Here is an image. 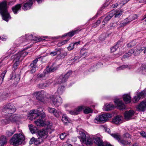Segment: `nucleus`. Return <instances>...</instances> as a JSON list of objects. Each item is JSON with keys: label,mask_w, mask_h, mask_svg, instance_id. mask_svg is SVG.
Listing matches in <instances>:
<instances>
[{"label": "nucleus", "mask_w": 146, "mask_h": 146, "mask_svg": "<svg viewBox=\"0 0 146 146\" xmlns=\"http://www.w3.org/2000/svg\"><path fill=\"white\" fill-rule=\"evenodd\" d=\"M25 140L24 136L21 134H15L9 141L10 144L14 146H18L21 144Z\"/></svg>", "instance_id": "nucleus-2"}, {"label": "nucleus", "mask_w": 146, "mask_h": 146, "mask_svg": "<svg viewBox=\"0 0 146 146\" xmlns=\"http://www.w3.org/2000/svg\"><path fill=\"white\" fill-rule=\"evenodd\" d=\"M127 68L129 69L130 68L129 66L127 65H123L118 68H117V70L118 71L120 70H123L124 69Z\"/></svg>", "instance_id": "nucleus-48"}, {"label": "nucleus", "mask_w": 146, "mask_h": 146, "mask_svg": "<svg viewBox=\"0 0 146 146\" xmlns=\"http://www.w3.org/2000/svg\"><path fill=\"white\" fill-rule=\"evenodd\" d=\"M74 47L73 43H71L70 44L69 46L67 47V49L69 50H72Z\"/></svg>", "instance_id": "nucleus-64"}, {"label": "nucleus", "mask_w": 146, "mask_h": 146, "mask_svg": "<svg viewBox=\"0 0 146 146\" xmlns=\"http://www.w3.org/2000/svg\"><path fill=\"white\" fill-rule=\"evenodd\" d=\"M15 62L13 65V70H15L17 68V67L19 64V62Z\"/></svg>", "instance_id": "nucleus-61"}, {"label": "nucleus", "mask_w": 146, "mask_h": 146, "mask_svg": "<svg viewBox=\"0 0 146 146\" xmlns=\"http://www.w3.org/2000/svg\"><path fill=\"white\" fill-rule=\"evenodd\" d=\"M36 67H35V66H32V67H30V66L29 65V68L30 69V72H31L33 73L35 72L36 70Z\"/></svg>", "instance_id": "nucleus-56"}, {"label": "nucleus", "mask_w": 146, "mask_h": 146, "mask_svg": "<svg viewBox=\"0 0 146 146\" xmlns=\"http://www.w3.org/2000/svg\"><path fill=\"white\" fill-rule=\"evenodd\" d=\"M137 110L144 111L146 110V100L143 101L136 107Z\"/></svg>", "instance_id": "nucleus-13"}, {"label": "nucleus", "mask_w": 146, "mask_h": 146, "mask_svg": "<svg viewBox=\"0 0 146 146\" xmlns=\"http://www.w3.org/2000/svg\"><path fill=\"white\" fill-rule=\"evenodd\" d=\"M15 128H14L13 131L12 130L7 131L6 132V135L8 137L12 135L15 133Z\"/></svg>", "instance_id": "nucleus-38"}, {"label": "nucleus", "mask_w": 146, "mask_h": 146, "mask_svg": "<svg viewBox=\"0 0 146 146\" xmlns=\"http://www.w3.org/2000/svg\"><path fill=\"white\" fill-rule=\"evenodd\" d=\"M71 74L72 71L71 70H69V71H68L64 75V76H65L66 78V79L67 80L68 78Z\"/></svg>", "instance_id": "nucleus-57"}, {"label": "nucleus", "mask_w": 146, "mask_h": 146, "mask_svg": "<svg viewBox=\"0 0 146 146\" xmlns=\"http://www.w3.org/2000/svg\"><path fill=\"white\" fill-rule=\"evenodd\" d=\"M123 99L125 103H130L131 100V97L127 94H125L123 96Z\"/></svg>", "instance_id": "nucleus-25"}, {"label": "nucleus", "mask_w": 146, "mask_h": 146, "mask_svg": "<svg viewBox=\"0 0 146 146\" xmlns=\"http://www.w3.org/2000/svg\"><path fill=\"white\" fill-rule=\"evenodd\" d=\"M62 52V49L61 48L56 49L55 51L52 52L50 53V55L52 56H54L56 55H60Z\"/></svg>", "instance_id": "nucleus-23"}, {"label": "nucleus", "mask_w": 146, "mask_h": 146, "mask_svg": "<svg viewBox=\"0 0 146 146\" xmlns=\"http://www.w3.org/2000/svg\"><path fill=\"white\" fill-rule=\"evenodd\" d=\"M140 99V98L139 97L138 95L137 96H135L133 98V101L134 103L137 102Z\"/></svg>", "instance_id": "nucleus-59"}, {"label": "nucleus", "mask_w": 146, "mask_h": 146, "mask_svg": "<svg viewBox=\"0 0 146 146\" xmlns=\"http://www.w3.org/2000/svg\"><path fill=\"white\" fill-rule=\"evenodd\" d=\"M122 21L124 23L123 24H124V25H125L129 23L130 22V21H129L128 17L124 19V20Z\"/></svg>", "instance_id": "nucleus-62"}, {"label": "nucleus", "mask_w": 146, "mask_h": 146, "mask_svg": "<svg viewBox=\"0 0 146 146\" xmlns=\"http://www.w3.org/2000/svg\"><path fill=\"white\" fill-rule=\"evenodd\" d=\"M6 72V71L5 70L3 71L0 77V82L1 83L3 82L4 78V76Z\"/></svg>", "instance_id": "nucleus-49"}, {"label": "nucleus", "mask_w": 146, "mask_h": 146, "mask_svg": "<svg viewBox=\"0 0 146 146\" xmlns=\"http://www.w3.org/2000/svg\"><path fill=\"white\" fill-rule=\"evenodd\" d=\"M92 141L98 146H106L108 145V143L104 142L100 137H95L93 138Z\"/></svg>", "instance_id": "nucleus-9"}, {"label": "nucleus", "mask_w": 146, "mask_h": 146, "mask_svg": "<svg viewBox=\"0 0 146 146\" xmlns=\"http://www.w3.org/2000/svg\"><path fill=\"white\" fill-rule=\"evenodd\" d=\"M57 69V68L54 66V65H52V66L49 68L48 67H47L46 69V73L50 72H52L55 71Z\"/></svg>", "instance_id": "nucleus-28"}, {"label": "nucleus", "mask_w": 146, "mask_h": 146, "mask_svg": "<svg viewBox=\"0 0 146 146\" xmlns=\"http://www.w3.org/2000/svg\"><path fill=\"white\" fill-rule=\"evenodd\" d=\"M37 138L35 139L34 137H32L29 143L30 144H32L34 143L36 145L40 143L39 142L38 140H37Z\"/></svg>", "instance_id": "nucleus-31"}, {"label": "nucleus", "mask_w": 146, "mask_h": 146, "mask_svg": "<svg viewBox=\"0 0 146 146\" xmlns=\"http://www.w3.org/2000/svg\"><path fill=\"white\" fill-rule=\"evenodd\" d=\"M41 56H40L39 57L36 58L35 60H33L31 63L30 65V67H32V66L36 67L37 66L36 65L39 59L41 58Z\"/></svg>", "instance_id": "nucleus-35"}, {"label": "nucleus", "mask_w": 146, "mask_h": 146, "mask_svg": "<svg viewBox=\"0 0 146 146\" xmlns=\"http://www.w3.org/2000/svg\"><path fill=\"white\" fill-rule=\"evenodd\" d=\"M115 107L112 104H106L103 107V109L104 111H109L112 110Z\"/></svg>", "instance_id": "nucleus-19"}, {"label": "nucleus", "mask_w": 146, "mask_h": 146, "mask_svg": "<svg viewBox=\"0 0 146 146\" xmlns=\"http://www.w3.org/2000/svg\"><path fill=\"white\" fill-rule=\"evenodd\" d=\"M91 140V139L89 137H87L86 139L84 140V142H83V143L87 145H90L92 143Z\"/></svg>", "instance_id": "nucleus-43"}, {"label": "nucleus", "mask_w": 146, "mask_h": 146, "mask_svg": "<svg viewBox=\"0 0 146 146\" xmlns=\"http://www.w3.org/2000/svg\"><path fill=\"white\" fill-rule=\"evenodd\" d=\"M0 142L5 145L7 142V139L5 136H2L0 137Z\"/></svg>", "instance_id": "nucleus-39"}, {"label": "nucleus", "mask_w": 146, "mask_h": 146, "mask_svg": "<svg viewBox=\"0 0 146 146\" xmlns=\"http://www.w3.org/2000/svg\"><path fill=\"white\" fill-rule=\"evenodd\" d=\"M123 136L124 138L125 139H131L132 137V136L129 133L127 132L123 134Z\"/></svg>", "instance_id": "nucleus-52"}, {"label": "nucleus", "mask_w": 146, "mask_h": 146, "mask_svg": "<svg viewBox=\"0 0 146 146\" xmlns=\"http://www.w3.org/2000/svg\"><path fill=\"white\" fill-rule=\"evenodd\" d=\"M0 13L3 19L6 21H8L11 19V17L8 11L6 1H3L0 3Z\"/></svg>", "instance_id": "nucleus-1"}, {"label": "nucleus", "mask_w": 146, "mask_h": 146, "mask_svg": "<svg viewBox=\"0 0 146 146\" xmlns=\"http://www.w3.org/2000/svg\"><path fill=\"white\" fill-rule=\"evenodd\" d=\"M84 107V108L83 109H84V112L85 114H88L90 113H92V109L89 108H87L84 109V107Z\"/></svg>", "instance_id": "nucleus-44"}, {"label": "nucleus", "mask_w": 146, "mask_h": 146, "mask_svg": "<svg viewBox=\"0 0 146 146\" xmlns=\"http://www.w3.org/2000/svg\"><path fill=\"white\" fill-rule=\"evenodd\" d=\"M84 108V107L82 106H81L78 107L77 108L73 110L69 111V113L72 115H76L78 114L80 111Z\"/></svg>", "instance_id": "nucleus-15"}, {"label": "nucleus", "mask_w": 146, "mask_h": 146, "mask_svg": "<svg viewBox=\"0 0 146 146\" xmlns=\"http://www.w3.org/2000/svg\"><path fill=\"white\" fill-rule=\"evenodd\" d=\"M46 72L44 71L42 74H38L37 75V78L39 79L43 78L45 77L46 74H47Z\"/></svg>", "instance_id": "nucleus-41"}, {"label": "nucleus", "mask_w": 146, "mask_h": 146, "mask_svg": "<svg viewBox=\"0 0 146 146\" xmlns=\"http://www.w3.org/2000/svg\"><path fill=\"white\" fill-rule=\"evenodd\" d=\"M123 119V117L121 116L117 115L113 119L112 121L114 123L117 124L122 122Z\"/></svg>", "instance_id": "nucleus-16"}, {"label": "nucleus", "mask_w": 146, "mask_h": 146, "mask_svg": "<svg viewBox=\"0 0 146 146\" xmlns=\"http://www.w3.org/2000/svg\"><path fill=\"white\" fill-rule=\"evenodd\" d=\"M20 54L19 52L17 54L13 55L11 57V59H14L15 62H19V59L21 57Z\"/></svg>", "instance_id": "nucleus-26"}, {"label": "nucleus", "mask_w": 146, "mask_h": 146, "mask_svg": "<svg viewBox=\"0 0 146 146\" xmlns=\"http://www.w3.org/2000/svg\"><path fill=\"white\" fill-rule=\"evenodd\" d=\"M137 43L136 40H134L127 44L128 47H132L135 46Z\"/></svg>", "instance_id": "nucleus-40"}, {"label": "nucleus", "mask_w": 146, "mask_h": 146, "mask_svg": "<svg viewBox=\"0 0 146 146\" xmlns=\"http://www.w3.org/2000/svg\"><path fill=\"white\" fill-rule=\"evenodd\" d=\"M64 90V87L63 86H60L58 87L57 92L59 95H60L63 93Z\"/></svg>", "instance_id": "nucleus-32"}, {"label": "nucleus", "mask_w": 146, "mask_h": 146, "mask_svg": "<svg viewBox=\"0 0 146 146\" xmlns=\"http://www.w3.org/2000/svg\"><path fill=\"white\" fill-rule=\"evenodd\" d=\"M2 111L7 114H11L15 111V109L13 104L9 103L4 106Z\"/></svg>", "instance_id": "nucleus-7"}, {"label": "nucleus", "mask_w": 146, "mask_h": 146, "mask_svg": "<svg viewBox=\"0 0 146 146\" xmlns=\"http://www.w3.org/2000/svg\"><path fill=\"white\" fill-rule=\"evenodd\" d=\"M52 113L57 118L61 114V112L59 110H57L56 109H54V111Z\"/></svg>", "instance_id": "nucleus-34"}, {"label": "nucleus", "mask_w": 146, "mask_h": 146, "mask_svg": "<svg viewBox=\"0 0 146 146\" xmlns=\"http://www.w3.org/2000/svg\"><path fill=\"white\" fill-rule=\"evenodd\" d=\"M48 130L47 129H42L40 130L38 132V140L40 143L42 142L48 137Z\"/></svg>", "instance_id": "nucleus-5"}, {"label": "nucleus", "mask_w": 146, "mask_h": 146, "mask_svg": "<svg viewBox=\"0 0 146 146\" xmlns=\"http://www.w3.org/2000/svg\"><path fill=\"white\" fill-rule=\"evenodd\" d=\"M36 127H30V130L32 133H35L36 131Z\"/></svg>", "instance_id": "nucleus-60"}, {"label": "nucleus", "mask_w": 146, "mask_h": 146, "mask_svg": "<svg viewBox=\"0 0 146 146\" xmlns=\"http://www.w3.org/2000/svg\"><path fill=\"white\" fill-rule=\"evenodd\" d=\"M69 39H67L66 40H63V41L61 42H59L57 44L58 46H60L62 45H63L65 44L67 42V41H68Z\"/></svg>", "instance_id": "nucleus-55"}, {"label": "nucleus", "mask_w": 146, "mask_h": 146, "mask_svg": "<svg viewBox=\"0 0 146 146\" xmlns=\"http://www.w3.org/2000/svg\"><path fill=\"white\" fill-rule=\"evenodd\" d=\"M10 122H16L17 120V117L14 115H11L9 118Z\"/></svg>", "instance_id": "nucleus-36"}, {"label": "nucleus", "mask_w": 146, "mask_h": 146, "mask_svg": "<svg viewBox=\"0 0 146 146\" xmlns=\"http://www.w3.org/2000/svg\"><path fill=\"white\" fill-rule=\"evenodd\" d=\"M21 4H17L12 7V9L14 14H17V12L21 9Z\"/></svg>", "instance_id": "nucleus-22"}, {"label": "nucleus", "mask_w": 146, "mask_h": 146, "mask_svg": "<svg viewBox=\"0 0 146 146\" xmlns=\"http://www.w3.org/2000/svg\"><path fill=\"white\" fill-rule=\"evenodd\" d=\"M67 80L66 78H65L64 75L62 74L58 78L57 82L59 84H63L66 82Z\"/></svg>", "instance_id": "nucleus-17"}, {"label": "nucleus", "mask_w": 146, "mask_h": 146, "mask_svg": "<svg viewBox=\"0 0 146 146\" xmlns=\"http://www.w3.org/2000/svg\"><path fill=\"white\" fill-rule=\"evenodd\" d=\"M110 135L115 139L117 140L119 143L123 146L127 145H129L131 143V142L130 141L121 139V135L118 133H110Z\"/></svg>", "instance_id": "nucleus-6"}, {"label": "nucleus", "mask_w": 146, "mask_h": 146, "mask_svg": "<svg viewBox=\"0 0 146 146\" xmlns=\"http://www.w3.org/2000/svg\"><path fill=\"white\" fill-rule=\"evenodd\" d=\"M62 120L65 124L68 123L69 122L67 117L65 115H63Z\"/></svg>", "instance_id": "nucleus-45"}, {"label": "nucleus", "mask_w": 146, "mask_h": 146, "mask_svg": "<svg viewBox=\"0 0 146 146\" xmlns=\"http://www.w3.org/2000/svg\"><path fill=\"white\" fill-rule=\"evenodd\" d=\"M81 29H78L74 30V31H72L70 32H69L67 34H66L65 36H68L70 37H71L74 35L75 34L78 33L80 31H81Z\"/></svg>", "instance_id": "nucleus-21"}, {"label": "nucleus", "mask_w": 146, "mask_h": 146, "mask_svg": "<svg viewBox=\"0 0 146 146\" xmlns=\"http://www.w3.org/2000/svg\"><path fill=\"white\" fill-rule=\"evenodd\" d=\"M134 113V111L131 110L126 111L124 113L125 119L127 120L130 119L132 117Z\"/></svg>", "instance_id": "nucleus-14"}, {"label": "nucleus", "mask_w": 146, "mask_h": 146, "mask_svg": "<svg viewBox=\"0 0 146 146\" xmlns=\"http://www.w3.org/2000/svg\"><path fill=\"white\" fill-rule=\"evenodd\" d=\"M114 103L117 105V108L123 110L126 108V106L123 102L119 99H115L114 101Z\"/></svg>", "instance_id": "nucleus-11"}, {"label": "nucleus", "mask_w": 146, "mask_h": 146, "mask_svg": "<svg viewBox=\"0 0 146 146\" xmlns=\"http://www.w3.org/2000/svg\"><path fill=\"white\" fill-rule=\"evenodd\" d=\"M144 50V48L143 47L136 49L135 51H134V52H135L134 55H136L139 54L141 52Z\"/></svg>", "instance_id": "nucleus-42"}, {"label": "nucleus", "mask_w": 146, "mask_h": 146, "mask_svg": "<svg viewBox=\"0 0 146 146\" xmlns=\"http://www.w3.org/2000/svg\"><path fill=\"white\" fill-rule=\"evenodd\" d=\"M121 42V41H119L117 42V44L111 47V52H113L116 51L117 50V48L119 46V45Z\"/></svg>", "instance_id": "nucleus-29"}, {"label": "nucleus", "mask_w": 146, "mask_h": 146, "mask_svg": "<svg viewBox=\"0 0 146 146\" xmlns=\"http://www.w3.org/2000/svg\"><path fill=\"white\" fill-rule=\"evenodd\" d=\"M134 50V49H132L129 50L127 53L126 54L127 56H129L132 55L133 53L134 54L135 53Z\"/></svg>", "instance_id": "nucleus-54"}, {"label": "nucleus", "mask_w": 146, "mask_h": 146, "mask_svg": "<svg viewBox=\"0 0 146 146\" xmlns=\"http://www.w3.org/2000/svg\"><path fill=\"white\" fill-rule=\"evenodd\" d=\"M30 119H35L38 117L43 118L45 117V114L43 111L42 108H40L39 110H31L29 112Z\"/></svg>", "instance_id": "nucleus-3"}, {"label": "nucleus", "mask_w": 146, "mask_h": 146, "mask_svg": "<svg viewBox=\"0 0 146 146\" xmlns=\"http://www.w3.org/2000/svg\"><path fill=\"white\" fill-rule=\"evenodd\" d=\"M143 68H145V69H146V65H144L143 66L141 67L140 69L137 70V72L142 74H145L146 72L145 70Z\"/></svg>", "instance_id": "nucleus-33"}, {"label": "nucleus", "mask_w": 146, "mask_h": 146, "mask_svg": "<svg viewBox=\"0 0 146 146\" xmlns=\"http://www.w3.org/2000/svg\"><path fill=\"white\" fill-rule=\"evenodd\" d=\"M80 141L83 142H84V140L86 139V138L87 137H86V135L84 133L82 132L80 133Z\"/></svg>", "instance_id": "nucleus-47"}, {"label": "nucleus", "mask_w": 146, "mask_h": 146, "mask_svg": "<svg viewBox=\"0 0 146 146\" xmlns=\"http://www.w3.org/2000/svg\"><path fill=\"white\" fill-rule=\"evenodd\" d=\"M67 54V52L66 51H64L62 52V54H60V55L61 58H64Z\"/></svg>", "instance_id": "nucleus-58"}, {"label": "nucleus", "mask_w": 146, "mask_h": 146, "mask_svg": "<svg viewBox=\"0 0 146 146\" xmlns=\"http://www.w3.org/2000/svg\"><path fill=\"white\" fill-rule=\"evenodd\" d=\"M114 16V14H113V12H110V14L107 15L105 18L103 22L105 23H107Z\"/></svg>", "instance_id": "nucleus-24"}, {"label": "nucleus", "mask_w": 146, "mask_h": 146, "mask_svg": "<svg viewBox=\"0 0 146 146\" xmlns=\"http://www.w3.org/2000/svg\"><path fill=\"white\" fill-rule=\"evenodd\" d=\"M1 122L3 124L6 125L9 123H10V121L9 119V118L5 119L1 121Z\"/></svg>", "instance_id": "nucleus-53"}, {"label": "nucleus", "mask_w": 146, "mask_h": 146, "mask_svg": "<svg viewBox=\"0 0 146 146\" xmlns=\"http://www.w3.org/2000/svg\"><path fill=\"white\" fill-rule=\"evenodd\" d=\"M140 135L144 138H146V132L143 131H141L139 133Z\"/></svg>", "instance_id": "nucleus-63"}, {"label": "nucleus", "mask_w": 146, "mask_h": 146, "mask_svg": "<svg viewBox=\"0 0 146 146\" xmlns=\"http://www.w3.org/2000/svg\"><path fill=\"white\" fill-rule=\"evenodd\" d=\"M138 95L140 98L145 97L146 95V90L142 91Z\"/></svg>", "instance_id": "nucleus-46"}, {"label": "nucleus", "mask_w": 146, "mask_h": 146, "mask_svg": "<svg viewBox=\"0 0 146 146\" xmlns=\"http://www.w3.org/2000/svg\"><path fill=\"white\" fill-rule=\"evenodd\" d=\"M23 39V42L29 41L32 40V35L27 34L25 36L20 38V39Z\"/></svg>", "instance_id": "nucleus-20"}, {"label": "nucleus", "mask_w": 146, "mask_h": 146, "mask_svg": "<svg viewBox=\"0 0 146 146\" xmlns=\"http://www.w3.org/2000/svg\"><path fill=\"white\" fill-rule=\"evenodd\" d=\"M9 94L7 92H4L1 94L0 96V98L2 100H5L8 96Z\"/></svg>", "instance_id": "nucleus-30"}, {"label": "nucleus", "mask_w": 146, "mask_h": 146, "mask_svg": "<svg viewBox=\"0 0 146 146\" xmlns=\"http://www.w3.org/2000/svg\"><path fill=\"white\" fill-rule=\"evenodd\" d=\"M112 12V11L111 12ZM113 14H114V15H115V17H119L122 14V12L121 11H118L115 13L113 12Z\"/></svg>", "instance_id": "nucleus-50"}, {"label": "nucleus", "mask_w": 146, "mask_h": 146, "mask_svg": "<svg viewBox=\"0 0 146 146\" xmlns=\"http://www.w3.org/2000/svg\"><path fill=\"white\" fill-rule=\"evenodd\" d=\"M33 0H28L27 2L23 5V9L24 10H27L29 9L32 5ZM39 3L42 0H36Z\"/></svg>", "instance_id": "nucleus-12"}, {"label": "nucleus", "mask_w": 146, "mask_h": 146, "mask_svg": "<svg viewBox=\"0 0 146 146\" xmlns=\"http://www.w3.org/2000/svg\"><path fill=\"white\" fill-rule=\"evenodd\" d=\"M36 99L38 100L41 102H43L44 101V92L43 91H37L34 93Z\"/></svg>", "instance_id": "nucleus-10"}, {"label": "nucleus", "mask_w": 146, "mask_h": 146, "mask_svg": "<svg viewBox=\"0 0 146 146\" xmlns=\"http://www.w3.org/2000/svg\"><path fill=\"white\" fill-rule=\"evenodd\" d=\"M21 57H24L26 56L28 54V52L25 51V50H23L19 52Z\"/></svg>", "instance_id": "nucleus-51"}, {"label": "nucleus", "mask_w": 146, "mask_h": 146, "mask_svg": "<svg viewBox=\"0 0 146 146\" xmlns=\"http://www.w3.org/2000/svg\"><path fill=\"white\" fill-rule=\"evenodd\" d=\"M128 18L129 21L131 22L137 19L138 18V16L136 14H133L130 15Z\"/></svg>", "instance_id": "nucleus-37"}, {"label": "nucleus", "mask_w": 146, "mask_h": 146, "mask_svg": "<svg viewBox=\"0 0 146 146\" xmlns=\"http://www.w3.org/2000/svg\"><path fill=\"white\" fill-rule=\"evenodd\" d=\"M111 114L108 113L99 115L96 117L94 121L95 123H102L107 121L109 118H111Z\"/></svg>", "instance_id": "nucleus-4"}, {"label": "nucleus", "mask_w": 146, "mask_h": 146, "mask_svg": "<svg viewBox=\"0 0 146 146\" xmlns=\"http://www.w3.org/2000/svg\"><path fill=\"white\" fill-rule=\"evenodd\" d=\"M50 97L51 101L56 107H58L62 103V98L59 96L51 95Z\"/></svg>", "instance_id": "nucleus-8"}, {"label": "nucleus", "mask_w": 146, "mask_h": 146, "mask_svg": "<svg viewBox=\"0 0 146 146\" xmlns=\"http://www.w3.org/2000/svg\"><path fill=\"white\" fill-rule=\"evenodd\" d=\"M50 84V83L48 81H46L44 83H41L37 85V87L40 89H44L48 86Z\"/></svg>", "instance_id": "nucleus-18"}, {"label": "nucleus", "mask_w": 146, "mask_h": 146, "mask_svg": "<svg viewBox=\"0 0 146 146\" xmlns=\"http://www.w3.org/2000/svg\"><path fill=\"white\" fill-rule=\"evenodd\" d=\"M35 124L39 126H43L45 125L44 121L41 119H38L37 120L35 121Z\"/></svg>", "instance_id": "nucleus-27"}]
</instances>
